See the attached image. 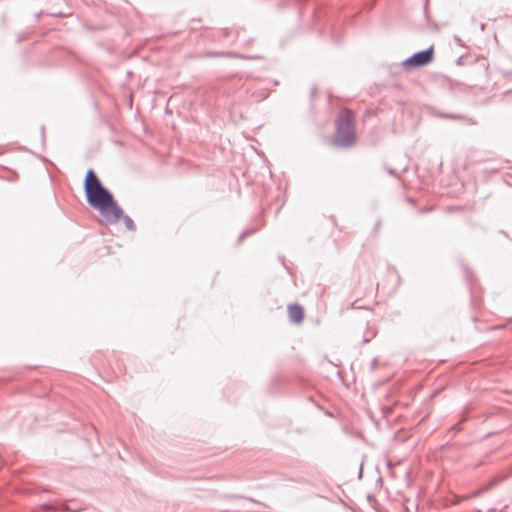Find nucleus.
<instances>
[{
    "instance_id": "1",
    "label": "nucleus",
    "mask_w": 512,
    "mask_h": 512,
    "mask_svg": "<svg viewBox=\"0 0 512 512\" xmlns=\"http://www.w3.org/2000/svg\"><path fill=\"white\" fill-rule=\"evenodd\" d=\"M84 189L89 205L97 209L106 224H115L122 216V209L114 201L112 194L102 186L93 170H89L84 181Z\"/></svg>"
},
{
    "instance_id": "2",
    "label": "nucleus",
    "mask_w": 512,
    "mask_h": 512,
    "mask_svg": "<svg viewBox=\"0 0 512 512\" xmlns=\"http://www.w3.org/2000/svg\"><path fill=\"white\" fill-rule=\"evenodd\" d=\"M434 49L431 46L429 49L415 53L405 61V64L412 67H420L430 63L433 60Z\"/></svg>"
},
{
    "instance_id": "3",
    "label": "nucleus",
    "mask_w": 512,
    "mask_h": 512,
    "mask_svg": "<svg viewBox=\"0 0 512 512\" xmlns=\"http://www.w3.org/2000/svg\"><path fill=\"white\" fill-rule=\"evenodd\" d=\"M354 140V131L352 126H345L337 128V133L334 139L335 145L348 146Z\"/></svg>"
},
{
    "instance_id": "4",
    "label": "nucleus",
    "mask_w": 512,
    "mask_h": 512,
    "mask_svg": "<svg viewBox=\"0 0 512 512\" xmlns=\"http://www.w3.org/2000/svg\"><path fill=\"white\" fill-rule=\"evenodd\" d=\"M353 113L348 109H342L339 113V117L336 121L337 128H342L345 126H352L353 123Z\"/></svg>"
},
{
    "instance_id": "5",
    "label": "nucleus",
    "mask_w": 512,
    "mask_h": 512,
    "mask_svg": "<svg viewBox=\"0 0 512 512\" xmlns=\"http://www.w3.org/2000/svg\"><path fill=\"white\" fill-rule=\"evenodd\" d=\"M289 318L294 323H301L304 318V310L299 305H289L288 307Z\"/></svg>"
},
{
    "instance_id": "6",
    "label": "nucleus",
    "mask_w": 512,
    "mask_h": 512,
    "mask_svg": "<svg viewBox=\"0 0 512 512\" xmlns=\"http://www.w3.org/2000/svg\"><path fill=\"white\" fill-rule=\"evenodd\" d=\"M120 220H123L124 225H125V227H126L128 230H134L135 225H134L133 220H132L130 217H128V216H126V215H124V214L122 213V216L120 217V219H119L118 221H120Z\"/></svg>"
},
{
    "instance_id": "7",
    "label": "nucleus",
    "mask_w": 512,
    "mask_h": 512,
    "mask_svg": "<svg viewBox=\"0 0 512 512\" xmlns=\"http://www.w3.org/2000/svg\"><path fill=\"white\" fill-rule=\"evenodd\" d=\"M355 294L356 295H361L362 294V287H357L356 290H355Z\"/></svg>"
}]
</instances>
